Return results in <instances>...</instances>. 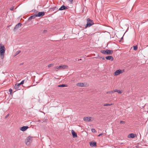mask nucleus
Segmentation results:
<instances>
[{
	"label": "nucleus",
	"instance_id": "nucleus-7",
	"mask_svg": "<svg viewBox=\"0 0 148 148\" xmlns=\"http://www.w3.org/2000/svg\"><path fill=\"white\" fill-rule=\"evenodd\" d=\"M91 117L89 116L85 117L84 118L83 120L86 122H89L91 121Z\"/></svg>",
	"mask_w": 148,
	"mask_h": 148
},
{
	"label": "nucleus",
	"instance_id": "nucleus-3",
	"mask_svg": "<svg viewBox=\"0 0 148 148\" xmlns=\"http://www.w3.org/2000/svg\"><path fill=\"white\" fill-rule=\"evenodd\" d=\"M67 67H68V66L66 65H63L60 66H57L56 67L55 69H65Z\"/></svg>",
	"mask_w": 148,
	"mask_h": 148
},
{
	"label": "nucleus",
	"instance_id": "nucleus-22",
	"mask_svg": "<svg viewBox=\"0 0 148 148\" xmlns=\"http://www.w3.org/2000/svg\"><path fill=\"white\" fill-rule=\"evenodd\" d=\"M106 50H103L101 51V53H103V54H106Z\"/></svg>",
	"mask_w": 148,
	"mask_h": 148
},
{
	"label": "nucleus",
	"instance_id": "nucleus-39",
	"mask_svg": "<svg viewBox=\"0 0 148 148\" xmlns=\"http://www.w3.org/2000/svg\"><path fill=\"white\" fill-rule=\"evenodd\" d=\"M56 8H55V9Z\"/></svg>",
	"mask_w": 148,
	"mask_h": 148
},
{
	"label": "nucleus",
	"instance_id": "nucleus-10",
	"mask_svg": "<svg viewBox=\"0 0 148 148\" xmlns=\"http://www.w3.org/2000/svg\"><path fill=\"white\" fill-rule=\"evenodd\" d=\"M69 7L67 6H65L64 5H62L61 7L59 9V10H64L67 9Z\"/></svg>",
	"mask_w": 148,
	"mask_h": 148
},
{
	"label": "nucleus",
	"instance_id": "nucleus-17",
	"mask_svg": "<svg viewBox=\"0 0 148 148\" xmlns=\"http://www.w3.org/2000/svg\"><path fill=\"white\" fill-rule=\"evenodd\" d=\"M36 17H37L36 14H34V15L30 16L29 18V20H31L32 19H34Z\"/></svg>",
	"mask_w": 148,
	"mask_h": 148
},
{
	"label": "nucleus",
	"instance_id": "nucleus-9",
	"mask_svg": "<svg viewBox=\"0 0 148 148\" xmlns=\"http://www.w3.org/2000/svg\"><path fill=\"white\" fill-rule=\"evenodd\" d=\"M45 12H39L38 14H36L37 17L42 16L45 15Z\"/></svg>",
	"mask_w": 148,
	"mask_h": 148
},
{
	"label": "nucleus",
	"instance_id": "nucleus-11",
	"mask_svg": "<svg viewBox=\"0 0 148 148\" xmlns=\"http://www.w3.org/2000/svg\"><path fill=\"white\" fill-rule=\"evenodd\" d=\"M29 128L28 126H23L20 128V130L22 131H26Z\"/></svg>",
	"mask_w": 148,
	"mask_h": 148
},
{
	"label": "nucleus",
	"instance_id": "nucleus-2",
	"mask_svg": "<svg viewBox=\"0 0 148 148\" xmlns=\"http://www.w3.org/2000/svg\"><path fill=\"white\" fill-rule=\"evenodd\" d=\"M93 24V23L92 21L88 18L87 19V24L86 27H90Z\"/></svg>",
	"mask_w": 148,
	"mask_h": 148
},
{
	"label": "nucleus",
	"instance_id": "nucleus-26",
	"mask_svg": "<svg viewBox=\"0 0 148 148\" xmlns=\"http://www.w3.org/2000/svg\"><path fill=\"white\" fill-rule=\"evenodd\" d=\"M125 123V122L123 121H120V123L121 124H124Z\"/></svg>",
	"mask_w": 148,
	"mask_h": 148
},
{
	"label": "nucleus",
	"instance_id": "nucleus-6",
	"mask_svg": "<svg viewBox=\"0 0 148 148\" xmlns=\"http://www.w3.org/2000/svg\"><path fill=\"white\" fill-rule=\"evenodd\" d=\"M76 85L78 86L85 87H86V83H77Z\"/></svg>",
	"mask_w": 148,
	"mask_h": 148
},
{
	"label": "nucleus",
	"instance_id": "nucleus-28",
	"mask_svg": "<svg viewBox=\"0 0 148 148\" xmlns=\"http://www.w3.org/2000/svg\"><path fill=\"white\" fill-rule=\"evenodd\" d=\"M91 130L92 132L93 133H94L96 132L95 130L94 129H92Z\"/></svg>",
	"mask_w": 148,
	"mask_h": 148
},
{
	"label": "nucleus",
	"instance_id": "nucleus-36",
	"mask_svg": "<svg viewBox=\"0 0 148 148\" xmlns=\"http://www.w3.org/2000/svg\"><path fill=\"white\" fill-rule=\"evenodd\" d=\"M46 31V30H44V32H45Z\"/></svg>",
	"mask_w": 148,
	"mask_h": 148
},
{
	"label": "nucleus",
	"instance_id": "nucleus-37",
	"mask_svg": "<svg viewBox=\"0 0 148 148\" xmlns=\"http://www.w3.org/2000/svg\"><path fill=\"white\" fill-rule=\"evenodd\" d=\"M23 63H21V65H23Z\"/></svg>",
	"mask_w": 148,
	"mask_h": 148
},
{
	"label": "nucleus",
	"instance_id": "nucleus-21",
	"mask_svg": "<svg viewBox=\"0 0 148 148\" xmlns=\"http://www.w3.org/2000/svg\"><path fill=\"white\" fill-rule=\"evenodd\" d=\"M58 86L59 87H66L67 86L65 84H62L58 85Z\"/></svg>",
	"mask_w": 148,
	"mask_h": 148
},
{
	"label": "nucleus",
	"instance_id": "nucleus-18",
	"mask_svg": "<svg viewBox=\"0 0 148 148\" xmlns=\"http://www.w3.org/2000/svg\"><path fill=\"white\" fill-rule=\"evenodd\" d=\"M20 85L19 84V83L18 84H16L15 85L14 88L16 90L18 89L19 88V86Z\"/></svg>",
	"mask_w": 148,
	"mask_h": 148
},
{
	"label": "nucleus",
	"instance_id": "nucleus-27",
	"mask_svg": "<svg viewBox=\"0 0 148 148\" xmlns=\"http://www.w3.org/2000/svg\"><path fill=\"white\" fill-rule=\"evenodd\" d=\"M24 83V80H23L20 83H19V84L20 85H21V84H23Z\"/></svg>",
	"mask_w": 148,
	"mask_h": 148
},
{
	"label": "nucleus",
	"instance_id": "nucleus-15",
	"mask_svg": "<svg viewBox=\"0 0 148 148\" xmlns=\"http://www.w3.org/2000/svg\"><path fill=\"white\" fill-rule=\"evenodd\" d=\"M72 133L73 138H75L77 137V134L74 132V131L73 130H72Z\"/></svg>",
	"mask_w": 148,
	"mask_h": 148
},
{
	"label": "nucleus",
	"instance_id": "nucleus-16",
	"mask_svg": "<svg viewBox=\"0 0 148 148\" xmlns=\"http://www.w3.org/2000/svg\"><path fill=\"white\" fill-rule=\"evenodd\" d=\"M106 58L108 60H111L112 61L113 60V57L110 56H108L106 57Z\"/></svg>",
	"mask_w": 148,
	"mask_h": 148
},
{
	"label": "nucleus",
	"instance_id": "nucleus-31",
	"mask_svg": "<svg viewBox=\"0 0 148 148\" xmlns=\"http://www.w3.org/2000/svg\"><path fill=\"white\" fill-rule=\"evenodd\" d=\"M53 64H49V65H48V67H51V66Z\"/></svg>",
	"mask_w": 148,
	"mask_h": 148
},
{
	"label": "nucleus",
	"instance_id": "nucleus-34",
	"mask_svg": "<svg viewBox=\"0 0 148 148\" xmlns=\"http://www.w3.org/2000/svg\"><path fill=\"white\" fill-rule=\"evenodd\" d=\"M102 134H100L98 135V136H100L101 135H102Z\"/></svg>",
	"mask_w": 148,
	"mask_h": 148
},
{
	"label": "nucleus",
	"instance_id": "nucleus-19",
	"mask_svg": "<svg viewBox=\"0 0 148 148\" xmlns=\"http://www.w3.org/2000/svg\"><path fill=\"white\" fill-rule=\"evenodd\" d=\"M21 52V51L20 50L17 51L16 53L14 54V56H15L20 53Z\"/></svg>",
	"mask_w": 148,
	"mask_h": 148
},
{
	"label": "nucleus",
	"instance_id": "nucleus-32",
	"mask_svg": "<svg viewBox=\"0 0 148 148\" xmlns=\"http://www.w3.org/2000/svg\"><path fill=\"white\" fill-rule=\"evenodd\" d=\"M70 3H72L73 2V0H69Z\"/></svg>",
	"mask_w": 148,
	"mask_h": 148
},
{
	"label": "nucleus",
	"instance_id": "nucleus-25",
	"mask_svg": "<svg viewBox=\"0 0 148 148\" xmlns=\"http://www.w3.org/2000/svg\"><path fill=\"white\" fill-rule=\"evenodd\" d=\"M133 49L134 50H136L137 49V46H134Z\"/></svg>",
	"mask_w": 148,
	"mask_h": 148
},
{
	"label": "nucleus",
	"instance_id": "nucleus-4",
	"mask_svg": "<svg viewBox=\"0 0 148 148\" xmlns=\"http://www.w3.org/2000/svg\"><path fill=\"white\" fill-rule=\"evenodd\" d=\"M22 25V24L20 23H19L17 24L15 26L13 29L14 31L15 32L16 31L18 28H19Z\"/></svg>",
	"mask_w": 148,
	"mask_h": 148
},
{
	"label": "nucleus",
	"instance_id": "nucleus-29",
	"mask_svg": "<svg viewBox=\"0 0 148 148\" xmlns=\"http://www.w3.org/2000/svg\"><path fill=\"white\" fill-rule=\"evenodd\" d=\"M9 92H10V94H11L12 92V90L11 89H10L9 90Z\"/></svg>",
	"mask_w": 148,
	"mask_h": 148
},
{
	"label": "nucleus",
	"instance_id": "nucleus-30",
	"mask_svg": "<svg viewBox=\"0 0 148 148\" xmlns=\"http://www.w3.org/2000/svg\"><path fill=\"white\" fill-rule=\"evenodd\" d=\"M13 10H14V7H12L10 8V10H11V11H13Z\"/></svg>",
	"mask_w": 148,
	"mask_h": 148
},
{
	"label": "nucleus",
	"instance_id": "nucleus-38",
	"mask_svg": "<svg viewBox=\"0 0 148 148\" xmlns=\"http://www.w3.org/2000/svg\"><path fill=\"white\" fill-rule=\"evenodd\" d=\"M104 59H105V58H103V60H104Z\"/></svg>",
	"mask_w": 148,
	"mask_h": 148
},
{
	"label": "nucleus",
	"instance_id": "nucleus-23",
	"mask_svg": "<svg viewBox=\"0 0 148 148\" xmlns=\"http://www.w3.org/2000/svg\"><path fill=\"white\" fill-rule=\"evenodd\" d=\"M4 54H0L1 58L2 59H3L4 58Z\"/></svg>",
	"mask_w": 148,
	"mask_h": 148
},
{
	"label": "nucleus",
	"instance_id": "nucleus-24",
	"mask_svg": "<svg viewBox=\"0 0 148 148\" xmlns=\"http://www.w3.org/2000/svg\"><path fill=\"white\" fill-rule=\"evenodd\" d=\"M112 105V104H104V106H110Z\"/></svg>",
	"mask_w": 148,
	"mask_h": 148
},
{
	"label": "nucleus",
	"instance_id": "nucleus-12",
	"mask_svg": "<svg viewBox=\"0 0 148 148\" xmlns=\"http://www.w3.org/2000/svg\"><path fill=\"white\" fill-rule=\"evenodd\" d=\"M90 145L92 147H95L97 146V143L95 142H90Z\"/></svg>",
	"mask_w": 148,
	"mask_h": 148
},
{
	"label": "nucleus",
	"instance_id": "nucleus-35",
	"mask_svg": "<svg viewBox=\"0 0 148 148\" xmlns=\"http://www.w3.org/2000/svg\"><path fill=\"white\" fill-rule=\"evenodd\" d=\"M41 80H39V81L38 82H36V83H39V82H40V81H41Z\"/></svg>",
	"mask_w": 148,
	"mask_h": 148
},
{
	"label": "nucleus",
	"instance_id": "nucleus-13",
	"mask_svg": "<svg viewBox=\"0 0 148 148\" xmlns=\"http://www.w3.org/2000/svg\"><path fill=\"white\" fill-rule=\"evenodd\" d=\"M136 135V134H130L128 135V137L129 138H133Z\"/></svg>",
	"mask_w": 148,
	"mask_h": 148
},
{
	"label": "nucleus",
	"instance_id": "nucleus-8",
	"mask_svg": "<svg viewBox=\"0 0 148 148\" xmlns=\"http://www.w3.org/2000/svg\"><path fill=\"white\" fill-rule=\"evenodd\" d=\"M123 71L122 70H119L116 71L114 73V74L115 75H117L119 74L122 73H123Z\"/></svg>",
	"mask_w": 148,
	"mask_h": 148
},
{
	"label": "nucleus",
	"instance_id": "nucleus-33",
	"mask_svg": "<svg viewBox=\"0 0 148 148\" xmlns=\"http://www.w3.org/2000/svg\"><path fill=\"white\" fill-rule=\"evenodd\" d=\"M9 114H8L7 115V116H6V117H8L9 116Z\"/></svg>",
	"mask_w": 148,
	"mask_h": 148
},
{
	"label": "nucleus",
	"instance_id": "nucleus-5",
	"mask_svg": "<svg viewBox=\"0 0 148 148\" xmlns=\"http://www.w3.org/2000/svg\"><path fill=\"white\" fill-rule=\"evenodd\" d=\"M5 48L4 46H1L0 48V54H4Z\"/></svg>",
	"mask_w": 148,
	"mask_h": 148
},
{
	"label": "nucleus",
	"instance_id": "nucleus-1",
	"mask_svg": "<svg viewBox=\"0 0 148 148\" xmlns=\"http://www.w3.org/2000/svg\"><path fill=\"white\" fill-rule=\"evenodd\" d=\"M33 138V137L31 136H29L25 140V143L26 145H29L32 142Z\"/></svg>",
	"mask_w": 148,
	"mask_h": 148
},
{
	"label": "nucleus",
	"instance_id": "nucleus-20",
	"mask_svg": "<svg viewBox=\"0 0 148 148\" xmlns=\"http://www.w3.org/2000/svg\"><path fill=\"white\" fill-rule=\"evenodd\" d=\"M114 92H116L118 93H119L121 94L122 93V92L120 90H114Z\"/></svg>",
	"mask_w": 148,
	"mask_h": 148
},
{
	"label": "nucleus",
	"instance_id": "nucleus-14",
	"mask_svg": "<svg viewBox=\"0 0 148 148\" xmlns=\"http://www.w3.org/2000/svg\"><path fill=\"white\" fill-rule=\"evenodd\" d=\"M106 54L110 55L112 54L113 53V51L110 50H106Z\"/></svg>",
	"mask_w": 148,
	"mask_h": 148
}]
</instances>
